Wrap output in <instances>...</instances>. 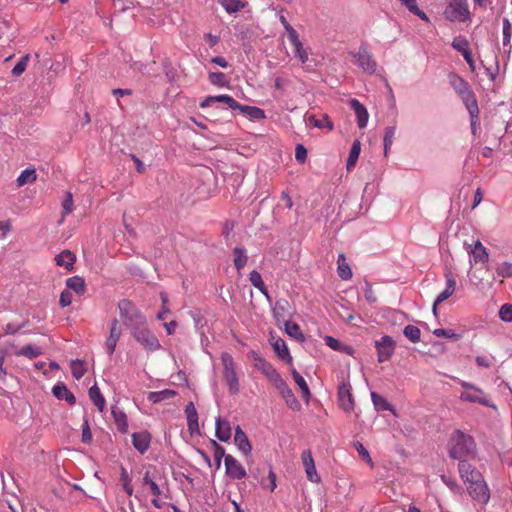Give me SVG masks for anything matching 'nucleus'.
<instances>
[{"label": "nucleus", "instance_id": "cd10ccee", "mask_svg": "<svg viewBox=\"0 0 512 512\" xmlns=\"http://www.w3.org/2000/svg\"><path fill=\"white\" fill-rule=\"evenodd\" d=\"M216 436L221 441H228L231 437V427L227 420L216 419Z\"/></svg>", "mask_w": 512, "mask_h": 512}, {"label": "nucleus", "instance_id": "39448f33", "mask_svg": "<svg viewBox=\"0 0 512 512\" xmlns=\"http://www.w3.org/2000/svg\"><path fill=\"white\" fill-rule=\"evenodd\" d=\"M221 361L223 365V379L228 385L230 393L237 394L239 392V379L234 359L230 354L223 353Z\"/></svg>", "mask_w": 512, "mask_h": 512}, {"label": "nucleus", "instance_id": "338daca9", "mask_svg": "<svg viewBox=\"0 0 512 512\" xmlns=\"http://www.w3.org/2000/svg\"><path fill=\"white\" fill-rule=\"evenodd\" d=\"M475 362L479 367L490 368L493 364V357L479 355L475 358Z\"/></svg>", "mask_w": 512, "mask_h": 512}, {"label": "nucleus", "instance_id": "2eb2a0df", "mask_svg": "<svg viewBox=\"0 0 512 512\" xmlns=\"http://www.w3.org/2000/svg\"><path fill=\"white\" fill-rule=\"evenodd\" d=\"M224 463L229 477L240 480L246 476L244 467L232 455H226Z\"/></svg>", "mask_w": 512, "mask_h": 512}, {"label": "nucleus", "instance_id": "0eeeda50", "mask_svg": "<svg viewBox=\"0 0 512 512\" xmlns=\"http://www.w3.org/2000/svg\"><path fill=\"white\" fill-rule=\"evenodd\" d=\"M118 308L120 311L121 317L124 319V324L126 326H137L139 324H143L145 321L143 315L139 312V310L135 307V305L126 299H123L119 302Z\"/></svg>", "mask_w": 512, "mask_h": 512}, {"label": "nucleus", "instance_id": "4d7b16f0", "mask_svg": "<svg viewBox=\"0 0 512 512\" xmlns=\"http://www.w3.org/2000/svg\"><path fill=\"white\" fill-rule=\"evenodd\" d=\"M209 81L211 84L216 86H226L228 84L227 78L222 72H211L208 75Z\"/></svg>", "mask_w": 512, "mask_h": 512}, {"label": "nucleus", "instance_id": "2f4dec72", "mask_svg": "<svg viewBox=\"0 0 512 512\" xmlns=\"http://www.w3.org/2000/svg\"><path fill=\"white\" fill-rule=\"evenodd\" d=\"M37 180V173L34 168H27L23 170L18 176L16 182L18 187H22L26 184H32Z\"/></svg>", "mask_w": 512, "mask_h": 512}, {"label": "nucleus", "instance_id": "9d476101", "mask_svg": "<svg viewBox=\"0 0 512 512\" xmlns=\"http://www.w3.org/2000/svg\"><path fill=\"white\" fill-rule=\"evenodd\" d=\"M354 58L364 72L373 74L376 71L377 63L365 45L360 46L358 52L354 54Z\"/></svg>", "mask_w": 512, "mask_h": 512}, {"label": "nucleus", "instance_id": "bf43d9fd", "mask_svg": "<svg viewBox=\"0 0 512 512\" xmlns=\"http://www.w3.org/2000/svg\"><path fill=\"white\" fill-rule=\"evenodd\" d=\"M471 118V131L475 135L479 126V107L467 109Z\"/></svg>", "mask_w": 512, "mask_h": 512}, {"label": "nucleus", "instance_id": "6e6552de", "mask_svg": "<svg viewBox=\"0 0 512 512\" xmlns=\"http://www.w3.org/2000/svg\"><path fill=\"white\" fill-rule=\"evenodd\" d=\"M445 17L450 21H466L470 12L466 0H451L444 11Z\"/></svg>", "mask_w": 512, "mask_h": 512}, {"label": "nucleus", "instance_id": "5701e85b", "mask_svg": "<svg viewBox=\"0 0 512 512\" xmlns=\"http://www.w3.org/2000/svg\"><path fill=\"white\" fill-rule=\"evenodd\" d=\"M350 105L357 116V123L359 128H365L369 118L367 109L357 99H352L350 101Z\"/></svg>", "mask_w": 512, "mask_h": 512}, {"label": "nucleus", "instance_id": "5fc2aeb1", "mask_svg": "<svg viewBox=\"0 0 512 512\" xmlns=\"http://www.w3.org/2000/svg\"><path fill=\"white\" fill-rule=\"evenodd\" d=\"M396 133V128L394 126H389L385 128V135H384V153L385 155L388 154V151L394 141Z\"/></svg>", "mask_w": 512, "mask_h": 512}, {"label": "nucleus", "instance_id": "a18cd8bd", "mask_svg": "<svg viewBox=\"0 0 512 512\" xmlns=\"http://www.w3.org/2000/svg\"><path fill=\"white\" fill-rule=\"evenodd\" d=\"M371 399L373 401V404L378 411H392L394 412V409L392 405L382 396L378 395L376 392L371 393Z\"/></svg>", "mask_w": 512, "mask_h": 512}, {"label": "nucleus", "instance_id": "69168bd1", "mask_svg": "<svg viewBox=\"0 0 512 512\" xmlns=\"http://www.w3.org/2000/svg\"><path fill=\"white\" fill-rule=\"evenodd\" d=\"M325 344L335 351H342L343 344L332 336H325Z\"/></svg>", "mask_w": 512, "mask_h": 512}, {"label": "nucleus", "instance_id": "37998d69", "mask_svg": "<svg viewBox=\"0 0 512 512\" xmlns=\"http://www.w3.org/2000/svg\"><path fill=\"white\" fill-rule=\"evenodd\" d=\"M233 255H234V266L235 268L240 271L244 266L246 265L248 261V257L246 255V251L243 248L235 247L233 249Z\"/></svg>", "mask_w": 512, "mask_h": 512}, {"label": "nucleus", "instance_id": "052dcab7", "mask_svg": "<svg viewBox=\"0 0 512 512\" xmlns=\"http://www.w3.org/2000/svg\"><path fill=\"white\" fill-rule=\"evenodd\" d=\"M499 317L505 322H512V304H504L499 310Z\"/></svg>", "mask_w": 512, "mask_h": 512}, {"label": "nucleus", "instance_id": "09e8293b", "mask_svg": "<svg viewBox=\"0 0 512 512\" xmlns=\"http://www.w3.org/2000/svg\"><path fill=\"white\" fill-rule=\"evenodd\" d=\"M283 397V399L285 400L286 402V405L292 409L293 411H299L301 409V404L300 402L297 400V398L294 396V393L292 392V390L289 388V390H287L285 392V394L281 395Z\"/></svg>", "mask_w": 512, "mask_h": 512}, {"label": "nucleus", "instance_id": "e433bc0d", "mask_svg": "<svg viewBox=\"0 0 512 512\" xmlns=\"http://www.w3.org/2000/svg\"><path fill=\"white\" fill-rule=\"evenodd\" d=\"M112 415H113V418H114V421H115V424H116L118 430L122 433H126L128 430V422H127L126 414L117 408H113Z\"/></svg>", "mask_w": 512, "mask_h": 512}, {"label": "nucleus", "instance_id": "4c0bfd02", "mask_svg": "<svg viewBox=\"0 0 512 512\" xmlns=\"http://www.w3.org/2000/svg\"><path fill=\"white\" fill-rule=\"evenodd\" d=\"M219 3L229 14L236 13L246 6V2L242 0H219Z\"/></svg>", "mask_w": 512, "mask_h": 512}, {"label": "nucleus", "instance_id": "4468645a", "mask_svg": "<svg viewBox=\"0 0 512 512\" xmlns=\"http://www.w3.org/2000/svg\"><path fill=\"white\" fill-rule=\"evenodd\" d=\"M302 462L305 467L306 476L313 483H320L321 478L318 475L314 459L310 450H305L301 454Z\"/></svg>", "mask_w": 512, "mask_h": 512}, {"label": "nucleus", "instance_id": "680f3d73", "mask_svg": "<svg viewBox=\"0 0 512 512\" xmlns=\"http://www.w3.org/2000/svg\"><path fill=\"white\" fill-rule=\"evenodd\" d=\"M272 385L277 389V391L280 393V395L285 394L287 390H289V386L287 383L283 380V378L280 376V374L275 377L272 381H270Z\"/></svg>", "mask_w": 512, "mask_h": 512}, {"label": "nucleus", "instance_id": "c756f323", "mask_svg": "<svg viewBox=\"0 0 512 512\" xmlns=\"http://www.w3.org/2000/svg\"><path fill=\"white\" fill-rule=\"evenodd\" d=\"M14 354L16 356H24L29 359H34V358L42 355L43 351L39 346H36L34 344H27V345L23 346L22 348L14 351Z\"/></svg>", "mask_w": 512, "mask_h": 512}, {"label": "nucleus", "instance_id": "a211bd4d", "mask_svg": "<svg viewBox=\"0 0 512 512\" xmlns=\"http://www.w3.org/2000/svg\"><path fill=\"white\" fill-rule=\"evenodd\" d=\"M253 359L255 369L263 373L269 381H272L275 377L279 375V373L273 367V365L266 361L263 357L255 354L253 356Z\"/></svg>", "mask_w": 512, "mask_h": 512}, {"label": "nucleus", "instance_id": "f704fd0d", "mask_svg": "<svg viewBox=\"0 0 512 512\" xmlns=\"http://www.w3.org/2000/svg\"><path fill=\"white\" fill-rule=\"evenodd\" d=\"M66 286L76 292L78 295H83L86 291V285L83 278L73 276L66 280Z\"/></svg>", "mask_w": 512, "mask_h": 512}, {"label": "nucleus", "instance_id": "58836bf2", "mask_svg": "<svg viewBox=\"0 0 512 512\" xmlns=\"http://www.w3.org/2000/svg\"><path fill=\"white\" fill-rule=\"evenodd\" d=\"M338 275L342 280H349L352 278V271L350 266L345 262L344 254L338 255Z\"/></svg>", "mask_w": 512, "mask_h": 512}, {"label": "nucleus", "instance_id": "c9c22d12", "mask_svg": "<svg viewBox=\"0 0 512 512\" xmlns=\"http://www.w3.org/2000/svg\"><path fill=\"white\" fill-rule=\"evenodd\" d=\"M291 374L294 381L301 390L302 398L305 399L306 402H308L310 398V389L305 379L295 369H292Z\"/></svg>", "mask_w": 512, "mask_h": 512}, {"label": "nucleus", "instance_id": "6ab92c4d", "mask_svg": "<svg viewBox=\"0 0 512 512\" xmlns=\"http://www.w3.org/2000/svg\"><path fill=\"white\" fill-rule=\"evenodd\" d=\"M150 442L151 435L147 431L132 434L133 446L140 454H144L149 449Z\"/></svg>", "mask_w": 512, "mask_h": 512}, {"label": "nucleus", "instance_id": "412c9836", "mask_svg": "<svg viewBox=\"0 0 512 512\" xmlns=\"http://www.w3.org/2000/svg\"><path fill=\"white\" fill-rule=\"evenodd\" d=\"M120 335L121 329L118 325L117 319H114L110 328V334L105 342V347L109 355L114 353Z\"/></svg>", "mask_w": 512, "mask_h": 512}, {"label": "nucleus", "instance_id": "6e6d98bb", "mask_svg": "<svg viewBox=\"0 0 512 512\" xmlns=\"http://www.w3.org/2000/svg\"><path fill=\"white\" fill-rule=\"evenodd\" d=\"M73 206H74V204H73L72 194L70 192H68L66 194L65 199L62 202V209H63V211H62V218L59 221V224H62L63 221H64L65 216L70 214L73 211Z\"/></svg>", "mask_w": 512, "mask_h": 512}, {"label": "nucleus", "instance_id": "4be33fe9", "mask_svg": "<svg viewBox=\"0 0 512 512\" xmlns=\"http://www.w3.org/2000/svg\"><path fill=\"white\" fill-rule=\"evenodd\" d=\"M455 287H456L455 279L452 276H447L446 288L437 296V298L435 299V301L433 303V313L435 315H436L438 304H440L441 302L445 301L450 296H452L455 291Z\"/></svg>", "mask_w": 512, "mask_h": 512}, {"label": "nucleus", "instance_id": "b1692460", "mask_svg": "<svg viewBox=\"0 0 512 512\" xmlns=\"http://www.w3.org/2000/svg\"><path fill=\"white\" fill-rule=\"evenodd\" d=\"M288 40L293 46L295 56L302 62L305 63L308 61V53L304 49L297 32L292 33V35L288 36Z\"/></svg>", "mask_w": 512, "mask_h": 512}, {"label": "nucleus", "instance_id": "603ef678", "mask_svg": "<svg viewBox=\"0 0 512 512\" xmlns=\"http://www.w3.org/2000/svg\"><path fill=\"white\" fill-rule=\"evenodd\" d=\"M120 481L122 483L123 489L126 492L128 496H131L133 494V487L131 485V478L126 470V468L121 467V473H120Z\"/></svg>", "mask_w": 512, "mask_h": 512}, {"label": "nucleus", "instance_id": "ddd939ff", "mask_svg": "<svg viewBox=\"0 0 512 512\" xmlns=\"http://www.w3.org/2000/svg\"><path fill=\"white\" fill-rule=\"evenodd\" d=\"M466 251L472 255L473 262L486 263L489 260V254L486 247L479 241L476 240L473 244L464 243Z\"/></svg>", "mask_w": 512, "mask_h": 512}, {"label": "nucleus", "instance_id": "f3484780", "mask_svg": "<svg viewBox=\"0 0 512 512\" xmlns=\"http://www.w3.org/2000/svg\"><path fill=\"white\" fill-rule=\"evenodd\" d=\"M458 469L460 476L466 485L477 482L479 479L483 478L482 474L478 470L474 469L467 461H460Z\"/></svg>", "mask_w": 512, "mask_h": 512}, {"label": "nucleus", "instance_id": "9b49d317", "mask_svg": "<svg viewBox=\"0 0 512 512\" xmlns=\"http://www.w3.org/2000/svg\"><path fill=\"white\" fill-rule=\"evenodd\" d=\"M338 403L345 412L354 409L355 402L352 395V387L349 382L343 381L338 386Z\"/></svg>", "mask_w": 512, "mask_h": 512}, {"label": "nucleus", "instance_id": "393cba45", "mask_svg": "<svg viewBox=\"0 0 512 512\" xmlns=\"http://www.w3.org/2000/svg\"><path fill=\"white\" fill-rule=\"evenodd\" d=\"M185 414L187 417V425L188 430L191 433H194L195 431H198L199 425H198V413L196 411V408L193 404V402H189L185 407Z\"/></svg>", "mask_w": 512, "mask_h": 512}, {"label": "nucleus", "instance_id": "7ed1b4c3", "mask_svg": "<svg viewBox=\"0 0 512 512\" xmlns=\"http://www.w3.org/2000/svg\"><path fill=\"white\" fill-rule=\"evenodd\" d=\"M450 85L454 91L461 98L466 109L475 108L478 106V102L475 93L471 89L469 83L457 74H451L449 76Z\"/></svg>", "mask_w": 512, "mask_h": 512}, {"label": "nucleus", "instance_id": "c85d7f7f", "mask_svg": "<svg viewBox=\"0 0 512 512\" xmlns=\"http://www.w3.org/2000/svg\"><path fill=\"white\" fill-rule=\"evenodd\" d=\"M75 260V255L69 250H64L55 257L56 264L68 270H71L73 268Z\"/></svg>", "mask_w": 512, "mask_h": 512}, {"label": "nucleus", "instance_id": "13d9d810", "mask_svg": "<svg viewBox=\"0 0 512 512\" xmlns=\"http://www.w3.org/2000/svg\"><path fill=\"white\" fill-rule=\"evenodd\" d=\"M496 272L500 277L510 278L512 277V263L503 262L496 267Z\"/></svg>", "mask_w": 512, "mask_h": 512}, {"label": "nucleus", "instance_id": "72a5a7b5", "mask_svg": "<svg viewBox=\"0 0 512 512\" xmlns=\"http://www.w3.org/2000/svg\"><path fill=\"white\" fill-rule=\"evenodd\" d=\"M176 391L171 389H164L162 391L150 392L148 394V400L152 403H159L176 396Z\"/></svg>", "mask_w": 512, "mask_h": 512}, {"label": "nucleus", "instance_id": "bb28decb", "mask_svg": "<svg viewBox=\"0 0 512 512\" xmlns=\"http://www.w3.org/2000/svg\"><path fill=\"white\" fill-rule=\"evenodd\" d=\"M53 395L59 400H65L70 405L76 403L75 396L68 390L64 384H57L52 389Z\"/></svg>", "mask_w": 512, "mask_h": 512}, {"label": "nucleus", "instance_id": "864d4df0", "mask_svg": "<svg viewBox=\"0 0 512 512\" xmlns=\"http://www.w3.org/2000/svg\"><path fill=\"white\" fill-rule=\"evenodd\" d=\"M403 333L412 343H418L420 341L421 332L417 326L407 325Z\"/></svg>", "mask_w": 512, "mask_h": 512}, {"label": "nucleus", "instance_id": "7c9ffc66", "mask_svg": "<svg viewBox=\"0 0 512 512\" xmlns=\"http://www.w3.org/2000/svg\"><path fill=\"white\" fill-rule=\"evenodd\" d=\"M273 349L276 352V354L282 359L286 360L288 363L292 362V357L289 353V350L287 348V345L285 341L281 338L276 339L272 343Z\"/></svg>", "mask_w": 512, "mask_h": 512}, {"label": "nucleus", "instance_id": "f8f14e48", "mask_svg": "<svg viewBox=\"0 0 512 512\" xmlns=\"http://www.w3.org/2000/svg\"><path fill=\"white\" fill-rule=\"evenodd\" d=\"M467 490L470 496L477 502L485 504L489 501V489L483 478L479 479L477 482L469 483Z\"/></svg>", "mask_w": 512, "mask_h": 512}, {"label": "nucleus", "instance_id": "aec40b11", "mask_svg": "<svg viewBox=\"0 0 512 512\" xmlns=\"http://www.w3.org/2000/svg\"><path fill=\"white\" fill-rule=\"evenodd\" d=\"M234 442L238 449L246 456L251 454L252 446L250 441L245 434V432L241 429L240 426H237L235 429Z\"/></svg>", "mask_w": 512, "mask_h": 512}, {"label": "nucleus", "instance_id": "a878e982", "mask_svg": "<svg viewBox=\"0 0 512 512\" xmlns=\"http://www.w3.org/2000/svg\"><path fill=\"white\" fill-rule=\"evenodd\" d=\"M306 122L311 127L326 128L329 131H332L334 128V125L327 114H323L320 119L316 118L315 115H308Z\"/></svg>", "mask_w": 512, "mask_h": 512}, {"label": "nucleus", "instance_id": "3c124183", "mask_svg": "<svg viewBox=\"0 0 512 512\" xmlns=\"http://www.w3.org/2000/svg\"><path fill=\"white\" fill-rule=\"evenodd\" d=\"M71 371L74 378L81 379L86 373V367L82 360H73L71 362Z\"/></svg>", "mask_w": 512, "mask_h": 512}, {"label": "nucleus", "instance_id": "ea45409f", "mask_svg": "<svg viewBox=\"0 0 512 512\" xmlns=\"http://www.w3.org/2000/svg\"><path fill=\"white\" fill-rule=\"evenodd\" d=\"M360 152H361L360 141L355 140L352 144V147H351V150L349 153V157L347 160V165H346L347 170H352L355 167L357 160L359 158Z\"/></svg>", "mask_w": 512, "mask_h": 512}, {"label": "nucleus", "instance_id": "f03ea898", "mask_svg": "<svg viewBox=\"0 0 512 512\" xmlns=\"http://www.w3.org/2000/svg\"><path fill=\"white\" fill-rule=\"evenodd\" d=\"M474 439L460 430L455 431L449 442V455L453 459L466 461L475 452Z\"/></svg>", "mask_w": 512, "mask_h": 512}, {"label": "nucleus", "instance_id": "0e129e2a", "mask_svg": "<svg viewBox=\"0 0 512 512\" xmlns=\"http://www.w3.org/2000/svg\"><path fill=\"white\" fill-rule=\"evenodd\" d=\"M433 334L437 337H446V338H451V339H456V340L459 339V335L456 334L451 329H443V328L435 329Z\"/></svg>", "mask_w": 512, "mask_h": 512}, {"label": "nucleus", "instance_id": "dca6fc26", "mask_svg": "<svg viewBox=\"0 0 512 512\" xmlns=\"http://www.w3.org/2000/svg\"><path fill=\"white\" fill-rule=\"evenodd\" d=\"M452 47L460 52L472 71L475 70V62L469 49V43L464 37H456L452 41Z\"/></svg>", "mask_w": 512, "mask_h": 512}, {"label": "nucleus", "instance_id": "c03bdc74", "mask_svg": "<svg viewBox=\"0 0 512 512\" xmlns=\"http://www.w3.org/2000/svg\"><path fill=\"white\" fill-rule=\"evenodd\" d=\"M401 3L414 15L418 16L420 19L425 22H429V17L426 13L419 9L417 5V0H400Z\"/></svg>", "mask_w": 512, "mask_h": 512}, {"label": "nucleus", "instance_id": "423d86ee", "mask_svg": "<svg viewBox=\"0 0 512 512\" xmlns=\"http://www.w3.org/2000/svg\"><path fill=\"white\" fill-rule=\"evenodd\" d=\"M132 334L137 342H139L145 349L155 351L160 348V343L157 337L146 327L145 321L133 327Z\"/></svg>", "mask_w": 512, "mask_h": 512}, {"label": "nucleus", "instance_id": "de8ad7c7", "mask_svg": "<svg viewBox=\"0 0 512 512\" xmlns=\"http://www.w3.org/2000/svg\"><path fill=\"white\" fill-rule=\"evenodd\" d=\"M143 486H148L151 494L154 497H159L161 495V489L158 484L151 478L149 471H146L143 476Z\"/></svg>", "mask_w": 512, "mask_h": 512}, {"label": "nucleus", "instance_id": "f257e3e1", "mask_svg": "<svg viewBox=\"0 0 512 512\" xmlns=\"http://www.w3.org/2000/svg\"><path fill=\"white\" fill-rule=\"evenodd\" d=\"M214 103H223L232 110H239L242 114L249 116L252 119H264L265 112L254 106H247L238 103L234 98L229 95L208 96L200 104L201 108H207Z\"/></svg>", "mask_w": 512, "mask_h": 512}, {"label": "nucleus", "instance_id": "a19ab883", "mask_svg": "<svg viewBox=\"0 0 512 512\" xmlns=\"http://www.w3.org/2000/svg\"><path fill=\"white\" fill-rule=\"evenodd\" d=\"M249 280H250L251 284L255 288H257L263 295H265L267 298L269 297L268 290L262 280L261 274L258 271H256V270L251 271L250 275H249Z\"/></svg>", "mask_w": 512, "mask_h": 512}, {"label": "nucleus", "instance_id": "1a4fd4ad", "mask_svg": "<svg viewBox=\"0 0 512 512\" xmlns=\"http://www.w3.org/2000/svg\"><path fill=\"white\" fill-rule=\"evenodd\" d=\"M396 342L389 335L381 337L375 341V349L377 352V360L379 363L389 361L394 354Z\"/></svg>", "mask_w": 512, "mask_h": 512}, {"label": "nucleus", "instance_id": "79ce46f5", "mask_svg": "<svg viewBox=\"0 0 512 512\" xmlns=\"http://www.w3.org/2000/svg\"><path fill=\"white\" fill-rule=\"evenodd\" d=\"M502 44L503 48L506 50L508 48V52L511 49V36H512V24L507 18L503 19V27H502Z\"/></svg>", "mask_w": 512, "mask_h": 512}, {"label": "nucleus", "instance_id": "e2e57ef3", "mask_svg": "<svg viewBox=\"0 0 512 512\" xmlns=\"http://www.w3.org/2000/svg\"><path fill=\"white\" fill-rule=\"evenodd\" d=\"M359 456L364 460L366 461L367 463H369L371 466H373V461L370 457V454L368 452V450L364 447V445L360 442H356L354 444Z\"/></svg>", "mask_w": 512, "mask_h": 512}, {"label": "nucleus", "instance_id": "473e14b6", "mask_svg": "<svg viewBox=\"0 0 512 512\" xmlns=\"http://www.w3.org/2000/svg\"><path fill=\"white\" fill-rule=\"evenodd\" d=\"M89 397L97 409L102 412L105 407V398L103 397L99 387L95 384L89 389Z\"/></svg>", "mask_w": 512, "mask_h": 512}, {"label": "nucleus", "instance_id": "20e7f679", "mask_svg": "<svg viewBox=\"0 0 512 512\" xmlns=\"http://www.w3.org/2000/svg\"><path fill=\"white\" fill-rule=\"evenodd\" d=\"M460 385L466 389L460 394V399L462 401L478 403L486 407L495 408V405L492 403L489 396L481 388L466 381H460Z\"/></svg>", "mask_w": 512, "mask_h": 512}, {"label": "nucleus", "instance_id": "774afa93", "mask_svg": "<svg viewBox=\"0 0 512 512\" xmlns=\"http://www.w3.org/2000/svg\"><path fill=\"white\" fill-rule=\"evenodd\" d=\"M306 158H307V150H306V148L303 145L298 144L296 146V149H295V159L299 163H304Z\"/></svg>", "mask_w": 512, "mask_h": 512}, {"label": "nucleus", "instance_id": "49530a36", "mask_svg": "<svg viewBox=\"0 0 512 512\" xmlns=\"http://www.w3.org/2000/svg\"><path fill=\"white\" fill-rule=\"evenodd\" d=\"M286 333L297 341H304V335L297 323L287 321L285 323Z\"/></svg>", "mask_w": 512, "mask_h": 512}, {"label": "nucleus", "instance_id": "8fccbe9b", "mask_svg": "<svg viewBox=\"0 0 512 512\" xmlns=\"http://www.w3.org/2000/svg\"><path fill=\"white\" fill-rule=\"evenodd\" d=\"M30 60V55L26 54L16 63V65L13 67L11 73L14 77L21 76L24 71L26 70L28 63Z\"/></svg>", "mask_w": 512, "mask_h": 512}]
</instances>
